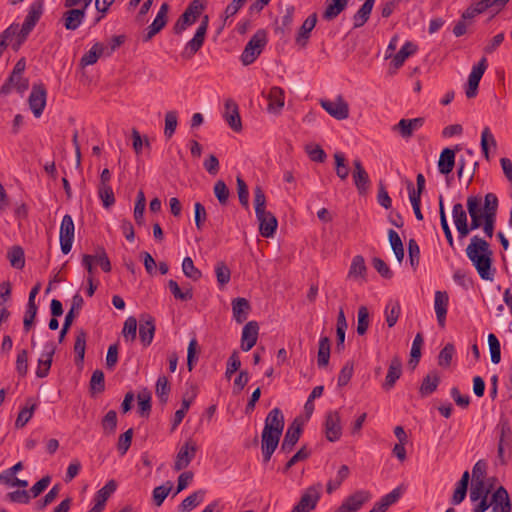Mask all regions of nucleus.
I'll return each mask as SVG.
<instances>
[{"instance_id":"obj_1","label":"nucleus","mask_w":512,"mask_h":512,"mask_svg":"<svg viewBox=\"0 0 512 512\" xmlns=\"http://www.w3.org/2000/svg\"><path fill=\"white\" fill-rule=\"evenodd\" d=\"M492 254L489 243L477 235L471 238V242L466 248L467 257L483 280L493 279Z\"/></svg>"},{"instance_id":"obj_2","label":"nucleus","mask_w":512,"mask_h":512,"mask_svg":"<svg viewBox=\"0 0 512 512\" xmlns=\"http://www.w3.org/2000/svg\"><path fill=\"white\" fill-rule=\"evenodd\" d=\"M254 206L260 234L266 238L273 237L278 221L271 212L266 211V196L261 186L254 188Z\"/></svg>"},{"instance_id":"obj_3","label":"nucleus","mask_w":512,"mask_h":512,"mask_svg":"<svg viewBox=\"0 0 512 512\" xmlns=\"http://www.w3.org/2000/svg\"><path fill=\"white\" fill-rule=\"evenodd\" d=\"M496 429L499 432L497 459L501 465H506L512 458V428L509 420L501 417Z\"/></svg>"},{"instance_id":"obj_4","label":"nucleus","mask_w":512,"mask_h":512,"mask_svg":"<svg viewBox=\"0 0 512 512\" xmlns=\"http://www.w3.org/2000/svg\"><path fill=\"white\" fill-rule=\"evenodd\" d=\"M267 43V34L263 29H259L256 33L251 37V39L246 44L240 59L244 66H248L252 64L258 56L261 54L263 48Z\"/></svg>"},{"instance_id":"obj_5","label":"nucleus","mask_w":512,"mask_h":512,"mask_svg":"<svg viewBox=\"0 0 512 512\" xmlns=\"http://www.w3.org/2000/svg\"><path fill=\"white\" fill-rule=\"evenodd\" d=\"M209 24L208 15H204L193 38L187 42L181 56L184 59H191L203 46Z\"/></svg>"},{"instance_id":"obj_6","label":"nucleus","mask_w":512,"mask_h":512,"mask_svg":"<svg viewBox=\"0 0 512 512\" xmlns=\"http://www.w3.org/2000/svg\"><path fill=\"white\" fill-rule=\"evenodd\" d=\"M322 484L317 483L306 488L299 502L293 507L291 512H311L315 509L321 497Z\"/></svg>"},{"instance_id":"obj_7","label":"nucleus","mask_w":512,"mask_h":512,"mask_svg":"<svg viewBox=\"0 0 512 512\" xmlns=\"http://www.w3.org/2000/svg\"><path fill=\"white\" fill-rule=\"evenodd\" d=\"M198 446L192 439L187 440L177 452L173 469L175 471L184 470L189 466L191 461L195 458Z\"/></svg>"},{"instance_id":"obj_8","label":"nucleus","mask_w":512,"mask_h":512,"mask_svg":"<svg viewBox=\"0 0 512 512\" xmlns=\"http://www.w3.org/2000/svg\"><path fill=\"white\" fill-rule=\"evenodd\" d=\"M44 11V0H35L29 7L28 13L21 27V37L27 38L41 18Z\"/></svg>"},{"instance_id":"obj_9","label":"nucleus","mask_w":512,"mask_h":512,"mask_svg":"<svg viewBox=\"0 0 512 512\" xmlns=\"http://www.w3.org/2000/svg\"><path fill=\"white\" fill-rule=\"evenodd\" d=\"M75 225L71 215H64L59 232L60 246L63 254H68L74 241Z\"/></svg>"},{"instance_id":"obj_10","label":"nucleus","mask_w":512,"mask_h":512,"mask_svg":"<svg viewBox=\"0 0 512 512\" xmlns=\"http://www.w3.org/2000/svg\"><path fill=\"white\" fill-rule=\"evenodd\" d=\"M371 499V493L366 490H358L349 495L334 512H357Z\"/></svg>"},{"instance_id":"obj_11","label":"nucleus","mask_w":512,"mask_h":512,"mask_svg":"<svg viewBox=\"0 0 512 512\" xmlns=\"http://www.w3.org/2000/svg\"><path fill=\"white\" fill-rule=\"evenodd\" d=\"M325 437L330 442L338 441L342 436L341 417L338 411H328L324 422Z\"/></svg>"},{"instance_id":"obj_12","label":"nucleus","mask_w":512,"mask_h":512,"mask_svg":"<svg viewBox=\"0 0 512 512\" xmlns=\"http://www.w3.org/2000/svg\"><path fill=\"white\" fill-rule=\"evenodd\" d=\"M47 91L43 84H34L28 98L29 107L34 116L39 118L46 106Z\"/></svg>"},{"instance_id":"obj_13","label":"nucleus","mask_w":512,"mask_h":512,"mask_svg":"<svg viewBox=\"0 0 512 512\" xmlns=\"http://www.w3.org/2000/svg\"><path fill=\"white\" fill-rule=\"evenodd\" d=\"M320 104L330 116L337 120H344L349 117V105L340 95L335 101L321 100Z\"/></svg>"},{"instance_id":"obj_14","label":"nucleus","mask_w":512,"mask_h":512,"mask_svg":"<svg viewBox=\"0 0 512 512\" xmlns=\"http://www.w3.org/2000/svg\"><path fill=\"white\" fill-rule=\"evenodd\" d=\"M487 69V60L483 57L477 65L473 66L471 73L468 77L466 88V96L471 99L476 97L480 80Z\"/></svg>"},{"instance_id":"obj_15","label":"nucleus","mask_w":512,"mask_h":512,"mask_svg":"<svg viewBox=\"0 0 512 512\" xmlns=\"http://www.w3.org/2000/svg\"><path fill=\"white\" fill-rule=\"evenodd\" d=\"M281 435L282 434H279L276 431H271L270 428H263L261 435V449L264 462L270 461L273 453L279 445Z\"/></svg>"},{"instance_id":"obj_16","label":"nucleus","mask_w":512,"mask_h":512,"mask_svg":"<svg viewBox=\"0 0 512 512\" xmlns=\"http://www.w3.org/2000/svg\"><path fill=\"white\" fill-rule=\"evenodd\" d=\"M352 178L354 185L360 195H365L370 187L371 181L369 175L362 165L360 159L353 160Z\"/></svg>"},{"instance_id":"obj_17","label":"nucleus","mask_w":512,"mask_h":512,"mask_svg":"<svg viewBox=\"0 0 512 512\" xmlns=\"http://www.w3.org/2000/svg\"><path fill=\"white\" fill-rule=\"evenodd\" d=\"M474 153L471 149L466 150V156L460 155L457 162V175L461 179L463 176L468 177V184L472 181L478 162L473 160Z\"/></svg>"},{"instance_id":"obj_18","label":"nucleus","mask_w":512,"mask_h":512,"mask_svg":"<svg viewBox=\"0 0 512 512\" xmlns=\"http://www.w3.org/2000/svg\"><path fill=\"white\" fill-rule=\"evenodd\" d=\"M83 304V297L79 293H76L72 298L71 308L67 312L62 329L60 330L58 337L59 343H62L64 341L65 336L67 335L75 317L79 314V311L82 309Z\"/></svg>"},{"instance_id":"obj_19","label":"nucleus","mask_w":512,"mask_h":512,"mask_svg":"<svg viewBox=\"0 0 512 512\" xmlns=\"http://www.w3.org/2000/svg\"><path fill=\"white\" fill-rule=\"evenodd\" d=\"M425 123L423 117L413 119H401L396 125L392 127L394 132H398L402 138L409 139L413 136L414 131L420 129Z\"/></svg>"},{"instance_id":"obj_20","label":"nucleus","mask_w":512,"mask_h":512,"mask_svg":"<svg viewBox=\"0 0 512 512\" xmlns=\"http://www.w3.org/2000/svg\"><path fill=\"white\" fill-rule=\"evenodd\" d=\"M224 106L223 117L225 121L233 131L240 132L242 130V122L237 103L232 99H227Z\"/></svg>"},{"instance_id":"obj_21","label":"nucleus","mask_w":512,"mask_h":512,"mask_svg":"<svg viewBox=\"0 0 512 512\" xmlns=\"http://www.w3.org/2000/svg\"><path fill=\"white\" fill-rule=\"evenodd\" d=\"M259 333V325L256 321H249L245 324L241 336V349L250 351L256 344Z\"/></svg>"},{"instance_id":"obj_22","label":"nucleus","mask_w":512,"mask_h":512,"mask_svg":"<svg viewBox=\"0 0 512 512\" xmlns=\"http://www.w3.org/2000/svg\"><path fill=\"white\" fill-rule=\"evenodd\" d=\"M55 350L56 346L53 342H49L45 345V351L38 359V366L36 369V376L38 378H44L49 374Z\"/></svg>"},{"instance_id":"obj_23","label":"nucleus","mask_w":512,"mask_h":512,"mask_svg":"<svg viewBox=\"0 0 512 512\" xmlns=\"http://www.w3.org/2000/svg\"><path fill=\"white\" fill-rule=\"evenodd\" d=\"M155 334V320L151 315H142L139 324V337L144 347L149 346Z\"/></svg>"},{"instance_id":"obj_24","label":"nucleus","mask_w":512,"mask_h":512,"mask_svg":"<svg viewBox=\"0 0 512 512\" xmlns=\"http://www.w3.org/2000/svg\"><path fill=\"white\" fill-rule=\"evenodd\" d=\"M493 512H511V501L507 490L500 486L492 495L490 502Z\"/></svg>"},{"instance_id":"obj_25","label":"nucleus","mask_w":512,"mask_h":512,"mask_svg":"<svg viewBox=\"0 0 512 512\" xmlns=\"http://www.w3.org/2000/svg\"><path fill=\"white\" fill-rule=\"evenodd\" d=\"M86 10L84 8H68L63 14V25L67 30H76L84 21Z\"/></svg>"},{"instance_id":"obj_26","label":"nucleus","mask_w":512,"mask_h":512,"mask_svg":"<svg viewBox=\"0 0 512 512\" xmlns=\"http://www.w3.org/2000/svg\"><path fill=\"white\" fill-rule=\"evenodd\" d=\"M316 23H317V14L316 13H312L305 19V21L299 28V30L296 34V37H295V43L298 46H300L302 48L307 46L309 38H310V33L315 28Z\"/></svg>"},{"instance_id":"obj_27","label":"nucleus","mask_w":512,"mask_h":512,"mask_svg":"<svg viewBox=\"0 0 512 512\" xmlns=\"http://www.w3.org/2000/svg\"><path fill=\"white\" fill-rule=\"evenodd\" d=\"M449 296L445 291H436L434 296V309L440 327H445Z\"/></svg>"},{"instance_id":"obj_28","label":"nucleus","mask_w":512,"mask_h":512,"mask_svg":"<svg viewBox=\"0 0 512 512\" xmlns=\"http://www.w3.org/2000/svg\"><path fill=\"white\" fill-rule=\"evenodd\" d=\"M402 374V362L398 356H394L389 364L388 372L385 377V381L382 384V388L386 391L391 390L397 380L401 377Z\"/></svg>"},{"instance_id":"obj_29","label":"nucleus","mask_w":512,"mask_h":512,"mask_svg":"<svg viewBox=\"0 0 512 512\" xmlns=\"http://www.w3.org/2000/svg\"><path fill=\"white\" fill-rule=\"evenodd\" d=\"M29 87V81L26 78H23L21 75H15L14 72H11L7 80L0 87V94L8 95L12 88H15L19 93H24Z\"/></svg>"},{"instance_id":"obj_30","label":"nucleus","mask_w":512,"mask_h":512,"mask_svg":"<svg viewBox=\"0 0 512 512\" xmlns=\"http://www.w3.org/2000/svg\"><path fill=\"white\" fill-rule=\"evenodd\" d=\"M459 150V145H456L454 149L444 148L442 150L438 160V170L441 174L448 175L453 171L455 166V152Z\"/></svg>"},{"instance_id":"obj_31","label":"nucleus","mask_w":512,"mask_h":512,"mask_svg":"<svg viewBox=\"0 0 512 512\" xmlns=\"http://www.w3.org/2000/svg\"><path fill=\"white\" fill-rule=\"evenodd\" d=\"M294 19V7L289 6L286 8L284 15L281 17L280 22L276 21L274 32L280 38L288 36L292 31Z\"/></svg>"},{"instance_id":"obj_32","label":"nucleus","mask_w":512,"mask_h":512,"mask_svg":"<svg viewBox=\"0 0 512 512\" xmlns=\"http://www.w3.org/2000/svg\"><path fill=\"white\" fill-rule=\"evenodd\" d=\"M284 425V415L280 408L275 407L267 414L264 422V429L270 428L271 431H276L277 433L282 434Z\"/></svg>"},{"instance_id":"obj_33","label":"nucleus","mask_w":512,"mask_h":512,"mask_svg":"<svg viewBox=\"0 0 512 512\" xmlns=\"http://www.w3.org/2000/svg\"><path fill=\"white\" fill-rule=\"evenodd\" d=\"M268 107L267 110L270 113L277 114L281 111L284 106V91L278 86L270 88L267 95Z\"/></svg>"},{"instance_id":"obj_34","label":"nucleus","mask_w":512,"mask_h":512,"mask_svg":"<svg viewBox=\"0 0 512 512\" xmlns=\"http://www.w3.org/2000/svg\"><path fill=\"white\" fill-rule=\"evenodd\" d=\"M250 309L249 301L246 298L238 297L232 301L233 317L237 323L247 320Z\"/></svg>"},{"instance_id":"obj_35","label":"nucleus","mask_w":512,"mask_h":512,"mask_svg":"<svg viewBox=\"0 0 512 512\" xmlns=\"http://www.w3.org/2000/svg\"><path fill=\"white\" fill-rule=\"evenodd\" d=\"M418 50L416 44L411 41H406L404 45L400 48V50L394 55L391 64L395 69H399L403 66L405 60L415 54Z\"/></svg>"},{"instance_id":"obj_36","label":"nucleus","mask_w":512,"mask_h":512,"mask_svg":"<svg viewBox=\"0 0 512 512\" xmlns=\"http://www.w3.org/2000/svg\"><path fill=\"white\" fill-rule=\"evenodd\" d=\"M37 408V403L33 398L26 399V403L24 407L18 413L17 419L15 421L16 428H23L29 420L32 418L34 411Z\"/></svg>"},{"instance_id":"obj_37","label":"nucleus","mask_w":512,"mask_h":512,"mask_svg":"<svg viewBox=\"0 0 512 512\" xmlns=\"http://www.w3.org/2000/svg\"><path fill=\"white\" fill-rule=\"evenodd\" d=\"M453 221L458 231V237L460 238L462 233L467 231V212L461 203H456L452 209Z\"/></svg>"},{"instance_id":"obj_38","label":"nucleus","mask_w":512,"mask_h":512,"mask_svg":"<svg viewBox=\"0 0 512 512\" xmlns=\"http://www.w3.org/2000/svg\"><path fill=\"white\" fill-rule=\"evenodd\" d=\"M439 383H440V376H439L438 372L431 371L423 378L422 384L419 388V393L421 394L422 397L429 396L434 391H436Z\"/></svg>"},{"instance_id":"obj_39","label":"nucleus","mask_w":512,"mask_h":512,"mask_svg":"<svg viewBox=\"0 0 512 512\" xmlns=\"http://www.w3.org/2000/svg\"><path fill=\"white\" fill-rule=\"evenodd\" d=\"M105 50L106 47L102 43H95L91 49L82 56L80 60L81 66L85 67L95 64L99 57L105 54Z\"/></svg>"},{"instance_id":"obj_40","label":"nucleus","mask_w":512,"mask_h":512,"mask_svg":"<svg viewBox=\"0 0 512 512\" xmlns=\"http://www.w3.org/2000/svg\"><path fill=\"white\" fill-rule=\"evenodd\" d=\"M366 272L367 267L365 264L364 257L361 255L354 256L348 271V277L351 279H365Z\"/></svg>"},{"instance_id":"obj_41","label":"nucleus","mask_w":512,"mask_h":512,"mask_svg":"<svg viewBox=\"0 0 512 512\" xmlns=\"http://www.w3.org/2000/svg\"><path fill=\"white\" fill-rule=\"evenodd\" d=\"M10 265L15 269H23L25 266V253L21 246H12L7 252Z\"/></svg>"},{"instance_id":"obj_42","label":"nucleus","mask_w":512,"mask_h":512,"mask_svg":"<svg viewBox=\"0 0 512 512\" xmlns=\"http://www.w3.org/2000/svg\"><path fill=\"white\" fill-rule=\"evenodd\" d=\"M348 1L349 0H331L323 13V18L327 21L335 19L342 11L345 10L348 5Z\"/></svg>"},{"instance_id":"obj_43","label":"nucleus","mask_w":512,"mask_h":512,"mask_svg":"<svg viewBox=\"0 0 512 512\" xmlns=\"http://www.w3.org/2000/svg\"><path fill=\"white\" fill-rule=\"evenodd\" d=\"M205 493V490L195 491L181 502L179 505V510L182 512H190L203 502Z\"/></svg>"},{"instance_id":"obj_44","label":"nucleus","mask_w":512,"mask_h":512,"mask_svg":"<svg viewBox=\"0 0 512 512\" xmlns=\"http://www.w3.org/2000/svg\"><path fill=\"white\" fill-rule=\"evenodd\" d=\"M388 240L395 258L401 264L404 258V246L400 236L395 230L390 229L388 231Z\"/></svg>"},{"instance_id":"obj_45","label":"nucleus","mask_w":512,"mask_h":512,"mask_svg":"<svg viewBox=\"0 0 512 512\" xmlns=\"http://www.w3.org/2000/svg\"><path fill=\"white\" fill-rule=\"evenodd\" d=\"M87 333L84 329H78L75 336L74 352L76 354V363H82L85 356Z\"/></svg>"},{"instance_id":"obj_46","label":"nucleus","mask_w":512,"mask_h":512,"mask_svg":"<svg viewBox=\"0 0 512 512\" xmlns=\"http://www.w3.org/2000/svg\"><path fill=\"white\" fill-rule=\"evenodd\" d=\"M401 314L399 301H389L385 308V318L389 328L395 326Z\"/></svg>"},{"instance_id":"obj_47","label":"nucleus","mask_w":512,"mask_h":512,"mask_svg":"<svg viewBox=\"0 0 512 512\" xmlns=\"http://www.w3.org/2000/svg\"><path fill=\"white\" fill-rule=\"evenodd\" d=\"M330 359V339L321 337L319 340L317 364L319 367H326Z\"/></svg>"},{"instance_id":"obj_48","label":"nucleus","mask_w":512,"mask_h":512,"mask_svg":"<svg viewBox=\"0 0 512 512\" xmlns=\"http://www.w3.org/2000/svg\"><path fill=\"white\" fill-rule=\"evenodd\" d=\"M350 474L349 467L347 465H342L337 471V475L334 479L328 481L326 485V490L328 494H331L335 490H337L344 480L348 478Z\"/></svg>"},{"instance_id":"obj_49","label":"nucleus","mask_w":512,"mask_h":512,"mask_svg":"<svg viewBox=\"0 0 512 512\" xmlns=\"http://www.w3.org/2000/svg\"><path fill=\"white\" fill-rule=\"evenodd\" d=\"M171 391V386L166 376H159L156 382V395L159 398L161 404H166L168 402L169 394Z\"/></svg>"},{"instance_id":"obj_50","label":"nucleus","mask_w":512,"mask_h":512,"mask_svg":"<svg viewBox=\"0 0 512 512\" xmlns=\"http://www.w3.org/2000/svg\"><path fill=\"white\" fill-rule=\"evenodd\" d=\"M116 489L117 482L114 479L109 480L101 489L96 492L94 501L105 505L106 501L116 491Z\"/></svg>"},{"instance_id":"obj_51","label":"nucleus","mask_w":512,"mask_h":512,"mask_svg":"<svg viewBox=\"0 0 512 512\" xmlns=\"http://www.w3.org/2000/svg\"><path fill=\"white\" fill-rule=\"evenodd\" d=\"M373 5L366 2L360 7V9L353 16V27L360 28L368 21L372 12Z\"/></svg>"},{"instance_id":"obj_52","label":"nucleus","mask_w":512,"mask_h":512,"mask_svg":"<svg viewBox=\"0 0 512 512\" xmlns=\"http://www.w3.org/2000/svg\"><path fill=\"white\" fill-rule=\"evenodd\" d=\"M334 160H335V172L336 175L342 180H346L349 176V166L346 163L345 155L341 152H336L334 154Z\"/></svg>"},{"instance_id":"obj_53","label":"nucleus","mask_w":512,"mask_h":512,"mask_svg":"<svg viewBox=\"0 0 512 512\" xmlns=\"http://www.w3.org/2000/svg\"><path fill=\"white\" fill-rule=\"evenodd\" d=\"M91 257L93 258V262L97 263L104 272L108 273L111 271V262L104 247L97 246L95 248V254L91 255Z\"/></svg>"},{"instance_id":"obj_54","label":"nucleus","mask_w":512,"mask_h":512,"mask_svg":"<svg viewBox=\"0 0 512 512\" xmlns=\"http://www.w3.org/2000/svg\"><path fill=\"white\" fill-rule=\"evenodd\" d=\"M491 362L498 364L501 361V345L495 334L490 333L487 337Z\"/></svg>"},{"instance_id":"obj_55","label":"nucleus","mask_w":512,"mask_h":512,"mask_svg":"<svg viewBox=\"0 0 512 512\" xmlns=\"http://www.w3.org/2000/svg\"><path fill=\"white\" fill-rule=\"evenodd\" d=\"M480 145H481V150L483 152L484 157L486 158V160H489L490 159V157H489V146H492L494 148H496V146H497L495 137L491 133L489 127H485L482 130Z\"/></svg>"},{"instance_id":"obj_56","label":"nucleus","mask_w":512,"mask_h":512,"mask_svg":"<svg viewBox=\"0 0 512 512\" xmlns=\"http://www.w3.org/2000/svg\"><path fill=\"white\" fill-rule=\"evenodd\" d=\"M168 287L174 298L177 300L188 301L193 298L192 288H187L185 291H182L178 283L173 279L168 281Z\"/></svg>"},{"instance_id":"obj_57","label":"nucleus","mask_w":512,"mask_h":512,"mask_svg":"<svg viewBox=\"0 0 512 512\" xmlns=\"http://www.w3.org/2000/svg\"><path fill=\"white\" fill-rule=\"evenodd\" d=\"M302 434V423L295 419L287 428L284 440L296 445Z\"/></svg>"},{"instance_id":"obj_58","label":"nucleus","mask_w":512,"mask_h":512,"mask_svg":"<svg viewBox=\"0 0 512 512\" xmlns=\"http://www.w3.org/2000/svg\"><path fill=\"white\" fill-rule=\"evenodd\" d=\"M105 390V376L104 372L100 369L92 373L90 379V391L92 394L102 393Z\"/></svg>"},{"instance_id":"obj_59","label":"nucleus","mask_w":512,"mask_h":512,"mask_svg":"<svg viewBox=\"0 0 512 512\" xmlns=\"http://www.w3.org/2000/svg\"><path fill=\"white\" fill-rule=\"evenodd\" d=\"M182 271L187 278H190L193 281H198L202 276L201 271L195 267L191 257H185L183 259Z\"/></svg>"},{"instance_id":"obj_60","label":"nucleus","mask_w":512,"mask_h":512,"mask_svg":"<svg viewBox=\"0 0 512 512\" xmlns=\"http://www.w3.org/2000/svg\"><path fill=\"white\" fill-rule=\"evenodd\" d=\"M369 311L366 306H360L357 314V333L364 335L369 327Z\"/></svg>"},{"instance_id":"obj_61","label":"nucleus","mask_w":512,"mask_h":512,"mask_svg":"<svg viewBox=\"0 0 512 512\" xmlns=\"http://www.w3.org/2000/svg\"><path fill=\"white\" fill-rule=\"evenodd\" d=\"M172 483L167 481L166 484L157 486L153 489L152 496L156 506H161L171 491Z\"/></svg>"},{"instance_id":"obj_62","label":"nucleus","mask_w":512,"mask_h":512,"mask_svg":"<svg viewBox=\"0 0 512 512\" xmlns=\"http://www.w3.org/2000/svg\"><path fill=\"white\" fill-rule=\"evenodd\" d=\"M214 195L221 205H226L230 196V191L223 180H218L214 184Z\"/></svg>"},{"instance_id":"obj_63","label":"nucleus","mask_w":512,"mask_h":512,"mask_svg":"<svg viewBox=\"0 0 512 512\" xmlns=\"http://www.w3.org/2000/svg\"><path fill=\"white\" fill-rule=\"evenodd\" d=\"M98 195L102 200L103 206L105 208H109L115 203V196L110 185H99L98 186Z\"/></svg>"},{"instance_id":"obj_64","label":"nucleus","mask_w":512,"mask_h":512,"mask_svg":"<svg viewBox=\"0 0 512 512\" xmlns=\"http://www.w3.org/2000/svg\"><path fill=\"white\" fill-rule=\"evenodd\" d=\"M215 273L219 286L224 287L229 283L231 278V271L224 262H218L215 266Z\"/></svg>"}]
</instances>
